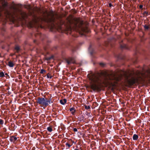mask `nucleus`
Masks as SVG:
<instances>
[{
    "instance_id": "1",
    "label": "nucleus",
    "mask_w": 150,
    "mask_h": 150,
    "mask_svg": "<svg viewBox=\"0 0 150 150\" xmlns=\"http://www.w3.org/2000/svg\"><path fill=\"white\" fill-rule=\"evenodd\" d=\"M89 78L91 81L90 87L94 91H100L102 83L105 82L111 86H115L121 79L120 76L112 71L92 74Z\"/></svg>"
},
{
    "instance_id": "2",
    "label": "nucleus",
    "mask_w": 150,
    "mask_h": 150,
    "mask_svg": "<svg viewBox=\"0 0 150 150\" xmlns=\"http://www.w3.org/2000/svg\"><path fill=\"white\" fill-rule=\"evenodd\" d=\"M123 74L125 77V82L129 86H132L138 82V79L133 76L135 74L142 80L146 78L150 79V68L145 69L143 68L142 71H137L136 72L134 71H123Z\"/></svg>"
},
{
    "instance_id": "3",
    "label": "nucleus",
    "mask_w": 150,
    "mask_h": 150,
    "mask_svg": "<svg viewBox=\"0 0 150 150\" xmlns=\"http://www.w3.org/2000/svg\"><path fill=\"white\" fill-rule=\"evenodd\" d=\"M83 22L79 18H76L74 20V25L73 27L69 25V31L72 30H75L79 34L82 35H85L84 33H89V30L86 27L82 26Z\"/></svg>"
},
{
    "instance_id": "4",
    "label": "nucleus",
    "mask_w": 150,
    "mask_h": 150,
    "mask_svg": "<svg viewBox=\"0 0 150 150\" xmlns=\"http://www.w3.org/2000/svg\"><path fill=\"white\" fill-rule=\"evenodd\" d=\"M45 12L47 14V16H45L44 18H42V20L49 24H51V29H55L58 31L62 30V27L61 25H57L56 26L54 23V14L53 11L52 10H51L50 11L49 13H48L47 11Z\"/></svg>"
},
{
    "instance_id": "5",
    "label": "nucleus",
    "mask_w": 150,
    "mask_h": 150,
    "mask_svg": "<svg viewBox=\"0 0 150 150\" xmlns=\"http://www.w3.org/2000/svg\"><path fill=\"white\" fill-rule=\"evenodd\" d=\"M62 59L60 58L57 59L58 60H59L61 61L64 62L65 63H67V64H70L71 63L74 64L75 63V60L74 58H73L69 57L68 59L65 58H64L63 54H62Z\"/></svg>"
},
{
    "instance_id": "6",
    "label": "nucleus",
    "mask_w": 150,
    "mask_h": 150,
    "mask_svg": "<svg viewBox=\"0 0 150 150\" xmlns=\"http://www.w3.org/2000/svg\"><path fill=\"white\" fill-rule=\"evenodd\" d=\"M36 102L37 104L41 105V107L44 106L45 107L46 98L42 97H38L37 98Z\"/></svg>"
},
{
    "instance_id": "7",
    "label": "nucleus",
    "mask_w": 150,
    "mask_h": 150,
    "mask_svg": "<svg viewBox=\"0 0 150 150\" xmlns=\"http://www.w3.org/2000/svg\"><path fill=\"white\" fill-rule=\"evenodd\" d=\"M117 59L115 61V62L116 64H115L114 63H111L110 64V66H116L117 64V63L118 62H120L121 61L123 60L124 59V56H122L121 55H117Z\"/></svg>"
},
{
    "instance_id": "8",
    "label": "nucleus",
    "mask_w": 150,
    "mask_h": 150,
    "mask_svg": "<svg viewBox=\"0 0 150 150\" xmlns=\"http://www.w3.org/2000/svg\"><path fill=\"white\" fill-rule=\"evenodd\" d=\"M120 48L121 50L125 49L129 50V47L128 46L123 42L122 40L120 42Z\"/></svg>"
},
{
    "instance_id": "9",
    "label": "nucleus",
    "mask_w": 150,
    "mask_h": 150,
    "mask_svg": "<svg viewBox=\"0 0 150 150\" xmlns=\"http://www.w3.org/2000/svg\"><path fill=\"white\" fill-rule=\"evenodd\" d=\"M67 29L68 30L67 33V34H68V33H69V34L71 35L72 36L74 37H77L78 36V35L75 34V32H76L78 33L75 30H72L71 32L69 31L70 29H69V25L68 27H67Z\"/></svg>"
},
{
    "instance_id": "10",
    "label": "nucleus",
    "mask_w": 150,
    "mask_h": 150,
    "mask_svg": "<svg viewBox=\"0 0 150 150\" xmlns=\"http://www.w3.org/2000/svg\"><path fill=\"white\" fill-rule=\"evenodd\" d=\"M3 9L6 11H7L8 9V3L6 2H4L2 4Z\"/></svg>"
},
{
    "instance_id": "11",
    "label": "nucleus",
    "mask_w": 150,
    "mask_h": 150,
    "mask_svg": "<svg viewBox=\"0 0 150 150\" xmlns=\"http://www.w3.org/2000/svg\"><path fill=\"white\" fill-rule=\"evenodd\" d=\"M88 50L91 54L92 56H93L95 52V50L93 48V45L91 44L90 45L88 48Z\"/></svg>"
},
{
    "instance_id": "12",
    "label": "nucleus",
    "mask_w": 150,
    "mask_h": 150,
    "mask_svg": "<svg viewBox=\"0 0 150 150\" xmlns=\"http://www.w3.org/2000/svg\"><path fill=\"white\" fill-rule=\"evenodd\" d=\"M56 59L55 57L53 56L52 55L50 57H45V60L47 61L48 63L50 62V60H53L54 59Z\"/></svg>"
},
{
    "instance_id": "13",
    "label": "nucleus",
    "mask_w": 150,
    "mask_h": 150,
    "mask_svg": "<svg viewBox=\"0 0 150 150\" xmlns=\"http://www.w3.org/2000/svg\"><path fill=\"white\" fill-rule=\"evenodd\" d=\"M33 22L35 23H38L39 19V18L35 15L33 16Z\"/></svg>"
},
{
    "instance_id": "14",
    "label": "nucleus",
    "mask_w": 150,
    "mask_h": 150,
    "mask_svg": "<svg viewBox=\"0 0 150 150\" xmlns=\"http://www.w3.org/2000/svg\"><path fill=\"white\" fill-rule=\"evenodd\" d=\"M93 65L99 64L100 66H105L107 65V64L104 62H101L99 63H97L94 61H93Z\"/></svg>"
},
{
    "instance_id": "15",
    "label": "nucleus",
    "mask_w": 150,
    "mask_h": 150,
    "mask_svg": "<svg viewBox=\"0 0 150 150\" xmlns=\"http://www.w3.org/2000/svg\"><path fill=\"white\" fill-rule=\"evenodd\" d=\"M35 37H38L39 38H41L42 39V34L39 32H37V33L35 34Z\"/></svg>"
},
{
    "instance_id": "16",
    "label": "nucleus",
    "mask_w": 150,
    "mask_h": 150,
    "mask_svg": "<svg viewBox=\"0 0 150 150\" xmlns=\"http://www.w3.org/2000/svg\"><path fill=\"white\" fill-rule=\"evenodd\" d=\"M53 101H51V99H47L46 98V104L45 105V107H47L49 105V104H50L51 103H52Z\"/></svg>"
},
{
    "instance_id": "17",
    "label": "nucleus",
    "mask_w": 150,
    "mask_h": 150,
    "mask_svg": "<svg viewBox=\"0 0 150 150\" xmlns=\"http://www.w3.org/2000/svg\"><path fill=\"white\" fill-rule=\"evenodd\" d=\"M17 140V138L14 136H12L10 139V141L11 142H13L14 143Z\"/></svg>"
},
{
    "instance_id": "18",
    "label": "nucleus",
    "mask_w": 150,
    "mask_h": 150,
    "mask_svg": "<svg viewBox=\"0 0 150 150\" xmlns=\"http://www.w3.org/2000/svg\"><path fill=\"white\" fill-rule=\"evenodd\" d=\"M70 111L71 112V113L73 115L75 114V113L76 112V110L74 107L70 108L69 109Z\"/></svg>"
},
{
    "instance_id": "19",
    "label": "nucleus",
    "mask_w": 150,
    "mask_h": 150,
    "mask_svg": "<svg viewBox=\"0 0 150 150\" xmlns=\"http://www.w3.org/2000/svg\"><path fill=\"white\" fill-rule=\"evenodd\" d=\"M132 62L134 64L137 62V59L136 56H135V58L132 59L131 60Z\"/></svg>"
},
{
    "instance_id": "20",
    "label": "nucleus",
    "mask_w": 150,
    "mask_h": 150,
    "mask_svg": "<svg viewBox=\"0 0 150 150\" xmlns=\"http://www.w3.org/2000/svg\"><path fill=\"white\" fill-rule=\"evenodd\" d=\"M67 102V100L65 99H64L62 100H60V103L62 105H64Z\"/></svg>"
},
{
    "instance_id": "21",
    "label": "nucleus",
    "mask_w": 150,
    "mask_h": 150,
    "mask_svg": "<svg viewBox=\"0 0 150 150\" xmlns=\"http://www.w3.org/2000/svg\"><path fill=\"white\" fill-rule=\"evenodd\" d=\"M139 138L138 135L136 134H134L133 136V139L134 140H137Z\"/></svg>"
},
{
    "instance_id": "22",
    "label": "nucleus",
    "mask_w": 150,
    "mask_h": 150,
    "mask_svg": "<svg viewBox=\"0 0 150 150\" xmlns=\"http://www.w3.org/2000/svg\"><path fill=\"white\" fill-rule=\"evenodd\" d=\"M143 15V17H146L148 16V15L150 14V13L149 14L148 12L146 11H144L143 13H142Z\"/></svg>"
},
{
    "instance_id": "23",
    "label": "nucleus",
    "mask_w": 150,
    "mask_h": 150,
    "mask_svg": "<svg viewBox=\"0 0 150 150\" xmlns=\"http://www.w3.org/2000/svg\"><path fill=\"white\" fill-rule=\"evenodd\" d=\"M15 49L16 50V52L18 53L20 50V48L19 46H17L15 47Z\"/></svg>"
},
{
    "instance_id": "24",
    "label": "nucleus",
    "mask_w": 150,
    "mask_h": 150,
    "mask_svg": "<svg viewBox=\"0 0 150 150\" xmlns=\"http://www.w3.org/2000/svg\"><path fill=\"white\" fill-rule=\"evenodd\" d=\"M144 27L145 30H148L150 28V27L149 26L147 25H145L144 26Z\"/></svg>"
},
{
    "instance_id": "25",
    "label": "nucleus",
    "mask_w": 150,
    "mask_h": 150,
    "mask_svg": "<svg viewBox=\"0 0 150 150\" xmlns=\"http://www.w3.org/2000/svg\"><path fill=\"white\" fill-rule=\"evenodd\" d=\"M47 130L50 132H51L52 131V129L51 127H49L47 128Z\"/></svg>"
},
{
    "instance_id": "26",
    "label": "nucleus",
    "mask_w": 150,
    "mask_h": 150,
    "mask_svg": "<svg viewBox=\"0 0 150 150\" xmlns=\"http://www.w3.org/2000/svg\"><path fill=\"white\" fill-rule=\"evenodd\" d=\"M86 62L84 61H82L80 63H79V64L80 65H84L86 64Z\"/></svg>"
},
{
    "instance_id": "27",
    "label": "nucleus",
    "mask_w": 150,
    "mask_h": 150,
    "mask_svg": "<svg viewBox=\"0 0 150 150\" xmlns=\"http://www.w3.org/2000/svg\"><path fill=\"white\" fill-rule=\"evenodd\" d=\"M50 75V74L49 72L47 75V76L48 78L51 79L52 78V76Z\"/></svg>"
},
{
    "instance_id": "28",
    "label": "nucleus",
    "mask_w": 150,
    "mask_h": 150,
    "mask_svg": "<svg viewBox=\"0 0 150 150\" xmlns=\"http://www.w3.org/2000/svg\"><path fill=\"white\" fill-rule=\"evenodd\" d=\"M68 66H66V67H67ZM69 69H70V71L71 70H74L75 69V68L74 67V66H69Z\"/></svg>"
},
{
    "instance_id": "29",
    "label": "nucleus",
    "mask_w": 150,
    "mask_h": 150,
    "mask_svg": "<svg viewBox=\"0 0 150 150\" xmlns=\"http://www.w3.org/2000/svg\"><path fill=\"white\" fill-rule=\"evenodd\" d=\"M5 76L4 73L2 71L0 72V77H4Z\"/></svg>"
},
{
    "instance_id": "30",
    "label": "nucleus",
    "mask_w": 150,
    "mask_h": 150,
    "mask_svg": "<svg viewBox=\"0 0 150 150\" xmlns=\"http://www.w3.org/2000/svg\"><path fill=\"white\" fill-rule=\"evenodd\" d=\"M46 71L45 70H44L43 69H42L41 70V71H40V73L41 74H42L44 73H46Z\"/></svg>"
},
{
    "instance_id": "31",
    "label": "nucleus",
    "mask_w": 150,
    "mask_h": 150,
    "mask_svg": "<svg viewBox=\"0 0 150 150\" xmlns=\"http://www.w3.org/2000/svg\"><path fill=\"white\" fill-rule=\"evenodd\" d=\"M13 64L12 62L10 61L8 62V66H13Z\"/></svg>"
},
{
    "instance_id": "32",
    "label": "nucleus",
    "mask_w": 150,
    "mask_h": 150,
    "mask_svg": "<svg viewBox=\"0 0 150 150\" xmlns=\"http://www.w3.org/2000/svg\"><path fill=\"white\" fill-rule=\"evenodd\" d=\"M85 108L86 109L88 110L90 109V107L89 106L85 105Z\"/></svg>"
},
{
    "instance_id": "33",
    "label": "nucleus",
    "mask_w": 150,
    "mask_h": 150,
    "mask_svg": "<svg viewBox=\"0 0 150 150\" xmlns=\"http://www.w3.org/2000/svg\"><path fill=\"white\" fill-rule=\"evenodd\" d=\"M110 42V40H108V44H105L106 46H108L109 45H111V44Z\"/></svg>"
},
{
    "instance_id": "34",
    "label": "nucleus",
    "mask_w": 150,
    "mask_h": 150,
    "mask_svg": "<svg viewBox=\"0 0 150 150\" xmlns=\"http://www.w3.org/2000/svg\"><path fill=\"white\" fill-rule=\"evenodd\" d=\"M4 121L3 120L0 119V125H2L4 124Z\"/></svg>"
},
{
    "instance_id": "35",
    "label": "nucleus",
    "mask_w": 150,
    "mask_h": 150,
    "mask_svg": "<svg viewBox=\"0 0 150 150\" xmlns=\"http://www.w3.org/2000/svg\"><path fill=\"white\" fill-rule=\"evenodd\" d=\"M65 145L66 146H68V147H70L71 146V145H70V144H69L67 142L66 143Z\"/></svg>"
},
{
    "instance_id": "36",
    "label": "nucleus",
    "mask_w": 150,
    "mask_h": 150,
    "mask_svg": "<svg viewBox=\"0 0 150 150\" xmlns=\"http://www.w3.org/2000/svg\"><path fill=\"white\" fill-rule=\"evenodd\" d=\"M73 130L74 132H77V129L76 128H74V129H73Z\"/></svg>"
},
{
    "instance_id": "37",
    "label": "nucleus",
    "mask_w": 150,
    "mask_h": 150,
    "mask_svg": "<svg viewBox=\"0 0 150 150\" xmlns=\"http://www.w3.org/2000/svg\"><path fill=\"white\" fill-rule=\"evenodd\" d=\"M143 6L142 5H140L139 6V8L140 9H142Z\"/></svg>"
},
{
    "instance_id": "38",
    "label": "nucleus",
    "mask_w": 150,
    "mask_h": 150,
    "mask_svg": "<svg viewBox=\"0 0 150 150\" xmlns=\"http://www.w3.org/2000/svg\"><path fill=\"white\" fill-rule=\"evenodd\" d=\"M1 30L2 31L4 32L5 31V29H4V28H2Z\"/></svg>"
},
{
    "instance_id": "39",
    "label": "nucleus",
    "mask_w": 150,
    "mask_h": 150,
    "mask_svg": "<svg viewBox=\"0 0 150 150\" xmlns=\"http://www.w3.org/2000/svg\"><path fill=\"white\" fill-rule=\"evenodd\" d=\"M109 5L110 7H111L112 6V4L111 3H109Z\"/></svg>"
},
{
    "instance_id": "40",
    "label": "nucleus",
    "mask_w": 150,
    "mask_h": 150,
    "mask_svg": "<svg viewBox=\"0 0 150 150\" xmlns=\"http://www.w3.org/2000/svg\"><path fill=\"white\" fill-rule=\"evenodd\" d=\"M60 64H60V62H59L58 63V64H59V65H60Z\"/></svg>"
},
{
    "instance_id": "41",
    "label": "nucleus",
    "mask_w": 150,
    "mask_h": 150,
    "mask_svg": "<svg viewBox=\"0 0 150 150\" xmlns=\"http://www.w3.org/2000/svg\"><path fill=\"white\" fill-rule=\"evenodd\" d=\"M4 129H5V130H6V131H5V132H6V128H4Z\"/></svg>"
},
{
    "instance_id": "42",
    "label": "nucleus",
    "mask_w": 150,
    "mask_h": 150,
    "mask_svg": "<svg viewBox=\"0 0 150 150\" xmlns=\"http://www.w3.org/2000/svg\"><path fill=\"white\" fill-rule=\"evenodd\" d=\"M90 92H93V91L91 90L90 91Z\"/></svg>"
},
{
    "instance_id": "43",
    "label": "nucleus",
    "mask_w": 150,
    "mask_h": 150,
    "mask_svg": "<svg viewBox=\"0 0 150 150\" xmlns=\"http://www.w3.org/2000/svg\"><path fill=\"white\" fill-rule=\"evenodd\" d=\"M53 64H50V66H53Z\"/></svg>"
},
{
    "instance_id": "44",
    "label": "nucleus",
    "mask_w": 150,
    "mask_h": 150,
    "mask_svg": "<svg viewBox=\"0 0 150 150\" xmlns=\"http://www.w3.org/2000/svg\"><path fill=\"white\" fill-rule=\"evenodd\" d=\"M122 75H123L122 74H121V76H122Z\"/></svg>"
},
{
    "instance_id": "45",
    "label": "nucleus",
    "mask_w": 150,
    "mask_h": 150,
    "mask_svg": "<svg viewBox=\"0 0 150 150\" xmlns=\"http://www.w3.org/2000/svg\"><path fill=\"white\" fill-rule=\"evenodd\" d=\"M6 74V75H8V74H7V73H6V74Z\"/></svg>"
},
{
    "instance_id": "46",
    "label": "nucleus",
    "mask_w": 150,
    "mask_h": 150,
    "mask_svg": "<svg viewBox=\"0 0 150 150\" xmlns=\"http://www.w3.org/2000/svg\"><path fill=\"white\" fill-rule=\"evenodd\" d=\"M74 150H78V149H74Z\"/></svg>"
},
{
    "instance_id": "47",
    "label": "nucleus",
    "mask_w": 150,
    "mask_h": 150,
    "mask_svg": "<svg viewBox=\"0 0 150 150\" xmlns=\"http://www.w3.org/2000/svg\"><path fill=\"white\" fill-rule=\"evenodd\" d=\"M35 40H34V42H35Z\"/></svg>"
},
{
    "instance_id": "48",
    "label": "nucleus",
    "mask_w": 150,
    "mask_h": 150,
    "mask_svg": "<svg viewBox=\"0 0 150 150\" xmlns=\"http://www.w3.org/2000/svg\"><path fill=\"white\" fill-rule=\"evenodd\" d=\"M10 67H13V66H10Z\"/></svg>"
},
{
    "instance_id": "49",
    "label": "nucleus",
    "mask_w": 150,
    "mask_h": 150,
    "mask_svg": "<svg viewBox=\"0 0 150 150\" xmlns=\"http://www.w3.org/2000/svg\"><path fill=\"white\" fill-rule=\"evenodd\" d=\"M127 66H130L129 65H128Z\"/></svg>"
}]
</instances>
